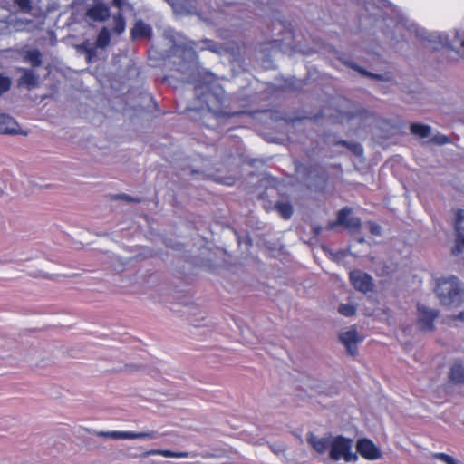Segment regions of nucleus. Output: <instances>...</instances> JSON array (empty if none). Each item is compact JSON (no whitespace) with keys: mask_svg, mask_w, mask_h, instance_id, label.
I'll return each instance as SVG.
<instances>
[{"mask_svg":"<svg viewBox=\"0 0 464 464\" xmlns=\"http://www.w3.org/2000/svg\"><path fill=\"white\" fill-rule=\"evenodd\" d=\"M450 379L455 383H464V366L455 364L450 368Z\"/></svg>","mask_w":464,"mask_h":464,"instance_id":"nucleus-25","label":"nucleus"},{"mask_svg":"<svg viewBox=\"0 0 464 464\" xmlns=\"http://www.w3.org/2000/svg\"><path fill=\"white\" fill-rule=\"evenodd\" d=\"M42 53L38 50L31 51V68L38 67L42 64Z\"/></svg>","mask_w":464,"mask_h":464,"instance_id":"nucleus-35","label":"nucleus"},{"mask_svg":"<svg viewBox=\"0 0 464 464\" xmlns=\"http://www.w3.org/2000/svg\"><path fill=\"white\" fill-rule=\"evenodd\" d=\"M338 311L344 316H353L356 313V308L352 304H341Z\"/></svg>","mask_w":464,"mask_h":464,"instance_id":"nucleus-34","label":"nucleus"},{"mask_svg":"<svg viewBox=\"0 0 464 464\" xmlns=\"http://www.w3.org/2000/svg\"><path fill=\"white\" fill-rule=\"evenodd\" d=\"M418 311L419 322L421 324V327L426 330H432L433 321L438 316L437 311L429 309L424 305H419Z\"/></svg>","mask_w":464,"mask_h":464,"instance_id":"nucleus-14","label":"nucleus"},{"mask_svg":"<svg viewBox=\"0 0 464 464\" xmlns=\"http://www.w3.org/2000/svg\"><path fill=\"white\" fill-rule=\"evenodd\" d=\"M343 116L347 120L361 119L366 120L373 116L372 112L361 105H354L353 108L345 111Z\"/></svg>","mask_w":464,"mask_h":464,"instance_id":"nucleus-20","label":"nucleus"},{"mask_svg":"<svg viewBox=\"0 0 464 464\" xmlns=\"http://www.w3.org/2000/svg\"><path fill=\"white\" fill-rule=\"evenodd\" d=\"M34 277H43V278H46V279H54V276L48 274L47 272H43V271H40V270H36L34 272V275H33Z\"/></svg>","mask_w":464,"mask_h":464,"instance_id":"nucleus-40","label":"nucleus"},{"mask_svg":"<svg viewBox=\"0 0 464 464\" xmlns=\"http://www.w3.org/2000/svg\"><path fill=\"white\" fill-rule=\"evenodd\" d=\"M353 440L337 436L333 438L329 458L332 460L338 461L344 459L346 462L356 461L358 456L356 453L352 452Z\"/></svg>","mask_w":464,"mask_h":464,"instance_id":"nucleus-4","label":"nucleus"},{"mask_svg":"<svg viewBox=\"0 0 464 464\" xmlns=\"http://www.w3.org/2000/svg\"><path fill=\"white\" fill-rule=\"evenodd\" d=\"M459 319H463V314H462V313H461V314H459Z\"/></svg>","mask_w":464,"mask_h":464,"instance_id":"nucleus-55","label":"nucleus"},{"mask_svg":"<svg viewBox=\"0 0 464 464\" xmlns=\"http://www.w3.org/2000/svg\"><path fill=\"white\" fill-rule=\"evenodd\" d=\"M288 87H289L290 89H293V90L297 89V86H295V85H293V84H290Z\"/></svg>","mask_w":464,"mask_h":464,"instance_id":"nucleus-53","label":"nucleus"},{"mask_svg":"<svg viewBox=\"0 0 464 464\" xmlns=\"http://www.w3.org/2000/svg\"><path fill=\"white\" fill-rule=\"evenodd\" d=\"M98 49H100V47L96 46V44L92 42L90 43L89 50L85 54V59L88 63H92L99 59Z\"/></svg>","mask_w":464,"mask_h":464,"instance_id":"nucleus-30","label":"nucleus"},{"mask_svg":"<svg viewBox=\"0 0 464 464\" xmlns=\"http://www.w3.org/2000/svg\"><path fill=\"white\" fill-rule=\"evenodd\" d=\"M11 84V79L0 73V96L9 91Z\"/></svg>","mask_w":464,"mask_h":464,"instance_id":"nucleus-32","label":"nucleus"},{"mask_svg":"<svg viewBox=\"0 0 464 464\" xmlns=\"http://www.w3.org/2000/svg\"><path fill=\"white\" fill-rule=\"evenodd\" d=\"M102 263L109 265L113 270L117 272H121L123 271L128 262L127 260L111 252H105L103 254Z\"/></svg>","mask_w":464,"mask_h":464,"instance_id":"nucleus-19","label":"nucleus"},{"mask_svg":"<svg viewBox=\"0 0 464 464\" xmlns=\"http://www.w3.org/2000/svg\"><path fill=\"white\" fill-rule=\"evenodd\" d=\"M461 48H462L463 56H464V39L461 41Z\"/></svg>","mask_w":464,"mask_h":464,"instance_id":"nucleus-52","label":"nucleus"},{"mask_svg":"<svg viewBox=\"0 0 464 464\" xmlns=\"http://www.w3.org/2000/svg\"><path fill=\"white\" fill-rule=\"evenodd\" d=\"M270 450L276 455H280L285 452L286 447L280 442H276L269 445Z\"/></svg>","mask_w":464,"mask_h":464,"instance_id":"nucleus-37","label":"nucleus"},{"mask_svg":"<svg viewBox=\"0 0 464 464\" xmlns=\"http://www.w3.org/2000/svg\"><path fill=\"white\" fill-rule=\"evenodd\" d=\"M111 43V33L110 29L106 26H103L99 32L97 38L94 42L96 46L100 47V49H105Z\"/></svg>","mask_w":464,"mask_h":464,"instance_id":"nucleus-22","label":"nucleus"},{"mask_svg":"<svg viewBox=\"0 0 464 464\" xmlns=\"http://www.w3.org/2000/svg\"><path fill=\"white\" fill-rule=\"evenodd\" d=\"M111 16L110 2L108 0H92L86 7L84 20L88 24L104 23Z\"/></svg>","mask_w":464,"mask_h":464,"instance_id":"nucleus-5","label":"nucleus"},{"mask_svg":"<svg viewBox=\"0 0 464 464\" xmlns=\"http://www.w3.org/2000/svg\"><path fill=\"white\" fill-rule=\"evenodd\" d=\"M344 64L347 67L358 72L361 75L370 78L372 80L381 81V82L392 81V76L390 75V73H383V74L373 73V72H371L365 70L364 68H362V66L358 65L357 63H355L352 61H346V62H344Z\"/></svg>","mask_w":464,"mask_h":464,"instance_id":"nucleus-15","label":"nucleus"},{"mask_svg":"<svg viewBox=\"0 0 464 464\" xmlns=\"http://www.w3.org/2000/svg\"><path fill=\"white\" fill-rule=\"evenodd\" d=\"M150 455H161L166 458H188V457H198L201 456L202 458L208 459V458H217L220 457L221 454L219 453H210V452H202V453H190V452H174L168 450H150L141 454V457L146 458Z\"/></svg>","mask_w":464,"mask_h":464,"instance_id":"nucleus-9","label":"nucleus"},{"mask_svg":"<svg viewBox=\"0 0 464 464\" xmlns=\"http://www.w3.org/2000/svg\"><path fill=\"white\" fill-rule=\"evenodd\" d=\"M275 209L285 219H289L293 215V207L289 202L278 201L275 205Z\"/></svg>","mask_w":464,"mask_h":464,"instance_id":"nucleus-26","label":"nucleus"},{"mask_svg":"<svg viewBox=\"0 0 464 464\" xmlns=\"http://www.w3.org/2000/svg\"><path fill=\"white\" fill-rule=\"evenodd\" d=\"M460 251H461V247H460L459 245H457V246L452 249V252H453V254H455V255L459 254Z\"/></svg>","mask_w":464,"mask_h":464,"instance_id":"nucleus-47","label":"nucleus"},{"mask_svg":"<svg viewBox=\"0 0 464 464\" xmlns=\"http://www.w3.org/2000/svg\"><path fill=\"white\" fill-rule=\"evenodd\" d=\"M311 179H312V172L309 174V177H308V187L310 188H314V190H321L324 188L325 181H326V177H325L324 172L318 173L316 175L315 182H313L311 180Z\"/></svg>","mask_w":464,"mask_h":464,"instance_id":"nucleus-27","label":"nucleus"},{"mask_svg":"<svg viewBox=\"0 0 464 464\" xmlns=\"http://www.w3.org/2000/svg\"><path fill=\"white\" fill-rule=\"evenodd\" d=\"M29 57V51L24 52V58L27 59Z\"/></svg>","mask_w":464,"mask_h":464,"instance_id":"nucleus-54","label":"nucleus"},{"mask_svg":"<svg viewBox=\"0 0 464 464\" xmlns=\"http://www.w3.org/2000/svg\"><path fill=\"white\" fill-rule=\"evenodd\" d=\"M30 79H31V88L32 87H34L35 85L38 84V78L34 75L33 70L31 69V76H30Z\"/></svg>","mask_w":464,"mask_h":464,"instance_id":"nucleus-43","label":"nucleus"},{"mask_svg":"<svg viewBox=\"0 0 464 464\" xmlns=\"http://www.w3.org/2000/svg\"><path fill=\"white\" fill-rule=\"evenodd\" d=\"M353 286L360 292H371L374 288L372 277L361 270H353L349 275Z\"/></svg>","mask_w":464,"mask_h":464,"instance_id":"nucleus-7","label":"nucleus"},{"mask_svg":"<svg viewBox=\"0 0 464 464\" xmlns=\"http://www.w3.org/2000/svg\"><path fill=\"white\" fill-rule=\"evenodd\" d=\"M457 237L464 245V218H459L456 222Z\"/></svg>","mask_w":464,"mask_h":464,"instance_id":"nucleus-33","label":"nucleus"},{"mask_svg":"<svg viewBox=\"0 0 464 464\" xmlns=\"http://www.w3.org/2000/svg\"><path fill=\"white\" fill-rule=\"evenodd\" d=\"M213 75H208V81L204 84H196L194 88L195 95L201 98L208 107V112L215 115L223 113L221 107L226 102V94L224 90L217 84H212Z\"/></svg>","mask_w":464,"mask_h":464,"instance_id":"nucleus-2","label":"nucleus"},{"mask_svg":"<svg viewBox=\"0 0 464 464\" xmlns=\"http://www.w3.org/2000/svg\"><path fill=\"white\" fill-rule=\"evenodd\" d=\"M356 450L363 458L370 460H375L382 457L380 449L369 439L358 440Z\"/></svg>","mask_w":464,"mask_h":464,"instance_id":"nucleus-11","label":"nucleus"},{"mask_svg":"<svg viewBox=\"0 0 464 464\" xmlns=\"http://www.w3.org/2000/svg\"><path fill=\"white\" fill-rule=\"evenodd\" d=\"M433 458L444 461L446 464H458V461L446 453H435Z\"/></svg>","mask_w":464,"mask_h":464,"instance_id":"nucleus-36","label":"nucleus"},{"mask_svg":"<svg viewBox=\"0 0 464 464\" xmlns=\"http://www.w3.org/2000/svg\"><path fill=\"white\" fill-rule=\"evenodd\" d=\"M33 326H31V334L39 333L48 330L51 327L50 318L41 316L38 310H34Z\"/></svg>","mask_w":464,"mask_h":464,"instance_id":"nucleus-21","label":"nucleus"},{"mask_svg":"<svg viewBox=\"0 0 464 464\" xmlns=\"http://www.w3.org/2000/svg\"><path fill=\"white\" fill-rule=\"evenodd\" d=\"M352 213V208L345 207L342 208L337 215V220L335 225H341L348 229L351 233L360 232L362 228V222L359 218L353 217L349 218V215ZM334 224L332 226L334 227Z\"/></svg>","mask_w":464,"mask_h":464,"instance_id":"nucleus-10","label":"nucleus"},{"mask_svg":"<svg viewBox=\"0 0 464 464\" xmlns=\"http://www.w3.org/2000/svg\"><path fill=\"white\" fill-rule=\"evenodd\" d=\"M401 28H402V25H401L400 24H396V25H395V30L396 31L401 32Z\"/></svg>","mask_w":464,"mask_h":464,"instance_id":"nucleus-50","label":"nucleus"},{"mask_svg":"<svg viewBox=\"0 0 464 464\" xmlns=\"http://www.w3.org/2000/svg\"><path fill=\"white\" fill-rule=\"evenodd\" d=\"M145 367L142 364L138 363H126L122 367L119 369L113 370L114 372H126V373H137L140 372H143Z\"/></svg>","mask_w":464,"mask_h":464,"instance_id":"nucleus-28","label":"nucleus"},{"mask_svg":"<svg viewBox=\"0 0 464 464\" xmlns=\"http://www.w3.org/2000/svg\"><path fill=\"white\" fill-rule=\"evenodd\" d=\"M0 133L2 134H18L19 126L15 120L6 114L0 115Z\"/></svg>","mask_w":464,"mask_h":464,"instance_id":"nucleus-18","label":"nucleus"},{"mask_svg":"<svg viewBox=\"0 0 464 464\" xmlns=\"http://www.w3.org/2000/svg\"><path fill=\"white\" fill-rule=\"evenodd\" d=\"M306 440L316 452H318L319 454H324L327 450H331L333 438L332 437L318 438L314 433L309 432L306 436Z\"/></svg>","mask_w":464,"mask_h":464,"instance_id":"nucleus-12","label":"nucleus"},{"mask_svg":"<svg viewBox=\"0 0 464 464\" xmlns=\"http://www.w3.org/2000/svg\"><path fill=\"white\" fill-rule=\"evenodd\" d=\"M157 431L132 432V431H97L96 435L102 438L113 440L155 439Z\"/></svg>","mask_w":464,"mask_h":464,"instance_id":"nucleus-6","label":"nucleus"},{"mask_svg":"<svg viewBox=\"0 0 464 464\" xmlns=\"http://www.w3.org/2000/svg\"><path fill=\"white\" fill-rule=\"evenodd\" d=\"M22 9H29V0H18Z\"/></svg>","mask_w":464,"mask_h":464,"instance_id":"nucleus-44","label":"nucleus"},{"mask_svg":"<svg viewBox=\"0 0 464 464\" xmlns=\"http://www.w3.org/2000/svg\"><path fill=\"white\" fill-rule=\"evenodd\" d=\"M172 43L170 60L177 72L185 76L188 82H197L196 74L199 73L198 61L195 48L201 51L208 50L218 54L227 52V46L213 40L202 39L199 42L188 41L183 34L173 33L170 35Z\"/></svg>","mask_w":464,"mask_h":464,"instance_id":"nucleus-1","label":"nucleus"},{"mask_svg":"<svg viewBox=\"0 0 464 464\" xmlns=\"http://www.w3.org/2000/svg\"><path fill=\"white\" fill-rule=\"evenodd\" d=\"M191 174L192 175H200V176H202V179H205V178L208 177L207 174H205L203 171H200V170H194L193 169V170H191Z\"/></svg>","mask_w":464,"mask_h":464,"instance_id":"nucleus-45","label":"nucleus"},{"mask_svg":"<svg viewBox=\"0 0 464 464\" xmlns=\"http://www.w3.org/2000/svg\"><path fill=\"white\" fill-rule=\"evenodd\" d=\"M430 142L436 145H444L450 142V139L445 135L438 134L430 139Z\"/></svg>","mask_w":464,"mask_h":464,"instance_id":"nucleus-38","label":"nucleus"},{"mask_svg":"<svg viewBox=\"0 0 464 464\" xmlns=\"http://www.w3.org/2000/svg\"><path fill=\"white\" fill-rule=\"evenodd\" d=\"M387 37L390 39V42H391V44L392 45H394L396 44L397 43H399L400 39L397 38L393 33H388L387 34Z\"/></svg>","mask_w":464,"mask_h":464,"instance_id":"nucleus-42","label":"nucleus"},{"mask_svg":"<svg viewBox=\"0 0 464 464\" xmlns=\"http://www.w3.org/2000/svg\"><path fill=\"white\" fill-rule=\"evenodd\" d=\"M340 342L345 346L349 355L354 357L358 353L357 344L362 341L355 328H350L347 331L339 334Z\"/></svg>","mask_w":464,"mask_h":464,"instance_id":"nucleus-8","label":"nucleus"},{"mask_svg":"<svg viewBox=\"0 0 464 464\" xmlns=\"http://www.w3.org/2000/svg\"><path fill=\"white\" fill-rule=\"evenodd\" d=\"M410 130L411 134L420 138H428L431 133L430 126L417 122L411 124Z\"/></svg>","mask_w":464,"mask_h":464,"instance_id":"nucleus-23","label":"nucleus"},{"mask_svg":"<svg viewBox=\"0 0 464 464\" xmlns=\"http://www.w3.org/2000/svg\"><path fill=\"white\" fill-rule=\"evenodd\" d=\"M90 43H91L90 40H85L81 44L76 45L75 48H76L77 52L80 53L86 54L89 50Z\"/></svg>","mask_w":464,"mask_h":464,"instance_id":"nucleus-39","label":"nucleus"},{"mask_svg":"<svg viewBox=\"0 0 464 464\" xmlns=\"http://www.w3.org/2000/svg\"><path fill=\"white\" fill-rule=\"evenodd\" d=\"M34 265L35 266H39L40 263H39V256H34Z\"/></svg>","mask_w":464,"mask_h":464,"instance_id":"nucleus-48","label":"nucleus"},{"mask_svg":"<svg viewBox=\"0 0 464 464\" xmlns=\"http://www.w3.org/2000/svg\"><path fill=\"white\" fill-rule=\"evenodd\" d=\"M125 3L126 0H112V5L119 8V12L113 15V27L111 30L118 35L122 34L125 30V20L121 12Z\"/></svg>","mask_w":464,"mask_h":464,"instance_id":"nucleus-16","label":"nucleus"},{"mask_svg":"<svg viewBox=\"0 0 464 464\" xmlns=\"http://www.w3.org/2000/svg\"><path fill=\"white\" fill-rule=\"evenodd\" d=\"M111 199L112 200H124L128 203H140L141 199L140 198H134L128 194L120 193V194H114L111 195Z\"/></svg>","mask_w":464,"mask_h":464,"instance_id":"nucleus-31","label":"nucleus"},{"mask_svg":"<svg viewBox=\"0 0 464 464\" xmlns=\"http://www.w3.org/2000/svg\"><path fill=\"white\" fill-rule=\"evenodd\" d=\"M151 32V28L150 25L146 24L142 21H138L134 24V27L131 30V34L133 38H140L149 36Z\"/></svg>","mask_w":464,"mask_h":464,"instance_id":"nucleus-24","label":"nucleus"},{"mask_svg":"<svg viewBox=\"0 0 464 464\" xmlns=\"http://www.w3.org/2000/svg\"><path fill=\"white\" fill-rule=\"evenodd\" d=\"M339 144L346 147L356 156H362L363 153V149H362V145L358 142H350L347 140H341L339 142Z\"/></svg>","mask_w":464,"mask_h":464,"instance_id":"nucleus-29","label":"nucleus"},{"mask_svg":"<svg viewBox=\"0 0 464 464\" xmlns=\"http://www.w3.org/2000/svg\"><path fill=\"white\" fill-rule=\"evenodd\" d=\"M369 228H370V232L373 235H379L380 234V226H378L377 224L373 223V222H369Z\"/></svg>","mask_w":464,"mask_h":464,"instance_id":"nucleus-41","label":"nucleus"},{"mask_svg":"<svg viewBox=\"0 0 464 464\" xmlns=\"http://www.w3.org/2000/svg\"><path fill=\"white\" fill-rule=\"evenodd\" d=\"M357 241H358L359 243H364V242H365V239H364V237H358V238H357Z\"/></svg>","mask_w":464,"mask_h":464,"instance_id":"nucleus-51","label":"nucleus"},{"mask_svg":"<svg viewBox=\"0 0 464 464\" xmlns=\"http://www.w3.org/2000/svg\"><path fill=\"white\" fill-rule=\"evenodd\" d=\"M173 11L181 15H198V4L196 0H177L173 4Z\"/></svg>","mask_w":464,"mask_h":464,"instance_id":"nucleus-13","label":"nucleus"},{"mask_svg":"<svg viewBox=\"0 0 464 464\" xmlns=\"http://www.w3.org/2000/svg\"><path fill=\"white\" fill-rule=\"evenodd\" d=\"M227 49L228 51L225 53H229L232 61L238 64L243 63L250 54V50L246 44L227 46Z\"/></svg>","mask_w":464,"mask_h":464,"instance_id":"nucleus-17","label":"nucleus"},{"mask_svg":"<svg viewBox=\"0 0 464 464\" xmlns=\"http://www.w3.org/2000/svg\"><path fill=\"white\" fill-rule=\"evenodd\" d=\"M171 7H173V4L177 2V0H165Z\"/></svg>","mask_w":464,"mask_h":464,"instance_id":"nucleus-49","label":"nucleus"},{"mask_svg":"<svg viewBox=\"0 0 464 464\" xmlns=\"http://www.w3.org/2000/svg\"><path fill=\"white\" fill-rule=\"evenodd\" d=\"M23 80L24 81V82L29 83V70H24L23 74Z\"/></svg>","mask_w":464,"mask_h":464,"instance_id":"nucleus-46","label":"nucleus"},{"mask_svg":"<svg viewBox=\"0 0 464 464\" xmlns=\"http://www.w3.org/2000/svg\"><path fill=\"white\" fill-rule=\"evenodd\" d=\"M435 292L443 305H459L462 302V293L457 277L440 280Z\"/></svg>","mask_w":464,"mask_h":464,"instance_id":"nucleus-3","label":"nucleus"}]
</instances>
